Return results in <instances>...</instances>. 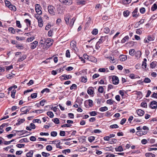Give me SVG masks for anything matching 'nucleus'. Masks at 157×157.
<instances>
[{
  "instance_id": "f257e3e1",
  "label": "nucleus",
  "mask_w": 157,
  "mask_h": 157,
  "mask_svg": "<svg viewBox=\"0 0 157 157\" xmlns=\"http://www.w3.org/2000/svg\"><path fill=\"white\" fill-rule=\"evenodd\" d=\"M108 39V36H101L100 39H99V41L97 42L98 44H101L105 41L107 42Z\"/></svg>"
},
{
  "instance_id": "f03ea898",
  "label": "nucleus",
  "mask_w": 157,
  "mask_h": 157,
  "mask_svg": "<svg viewBox=\"0 0 157 157\" xmlns=\"http://www.w3.org/2000/svg\"><path fill=\"white\" fill-rule=\"evenodd\" d=\"M41 7L40 5L37 4L35 5V10L38 14L40 15L42 13Z\"/></svg>"
},
{
  "instance_id": "7ed1b4c3",
  "label": "nucleus",
  "mask_w": 157,
  "mask_h": 157,
  "mask_svg": "<svg viewBox=\"0 0 157 157\" xmlns=\"http://www.w3.org/2000/svg\"><path fill=\"white\" fill-rule=\"evenodd\" d=\"M53 43L52 40L50 38H48L44 41L45 45H46L48 48Z\"/></svg>"
},
{
  "instance_id": "20e7f679",
  "label": "nucleus",
  "mask_w": 157,
  "mask_h": 157,
  "mask_svg": "<svg viewBox=\"0 0 157 157\" xmlns=\"http://www.w3.org/2000/svg\"><path fill=\"white\" fill-rule=\"evenodd\" d=\"M62 3L66 5L70 6L72 4V0H59Z\"/></svg>"
},
{
  "instance_id": "39448f33",
  "label": "nucleus",
  "mask_w": 157,
  "mask_h": 157,
  "mask_svg": "<svg viewBox=\"0 0 157 157\" xmlns=\"http://www.w3.org/2000/svg\"><path fill=\"white\" fill-rule=\"evenodd\" d=\"M55 9L54 7L51 5L48 6V7L49 13L52 15H55V13L54 11V10Z\"/></svg>"
},
{
  "instance_id": "423d86ee",
  "label": "nucleus",
  "mask_w": 157,
  "mask_h": 157,
  "mask_svg": "<svg viewBox=\"0 0 157 157\" xmlns=\"http://www.w3.org/2000/svg\"><path fill=\"white\" fill-rule=\"evenodd\" d=\"M150 107L152 109H155L157 108V102L155 101H152L150 104Z\"/></svg>"
},
{
  "instance_id": "0eeeda50",
  "label": "nucleus",
  "mask_w": 157,
  "mask_h": 157,
  "mask_svg": "<svg viewBox=\"0 0 157 157\" xmlns=\"http://www.w3.org/2000/svg\"><path fill=\"white\" fill-rule=\"evenodd\" d=\"M72 77V76L71 75H66L64 74L60 76V78L61 79H63L64 80H66L67 79H68L71 78Z\"/></svg>"
},
{
  "instance_id": "6e6552de",
  "label": "nucleus",
  "mask_w": 157,
  "mask_h": 157,
  "mask_svg": "<svg viewBox=\"0 0 157 157\" xmlns=\"http://www.w3.org/2000/svg\"><path fill=\"white\" fill-rule=\"evenodd\" d=\"M113 83L117 85L118 84L119 82V79L116 76H113L112 78Z\"/></svg>"
},
{
  "instance_id": "1a4fd4ad",
  "label": "nucleus",
  "mask_w": 157,
  "mask_h": 157,
  "mask_svg": "<svg viewBox=\"0 0 157 157\" xmlns=\"http://www.w3.org/2000/svg\"><path fill=\"white\" fill-rule=\"evenodd\" d=\"M38 44V42L36 41H35L31 43L30 45L31 48L32 49H33L35 48L36 47V46Z\"/></svg>"
},
{
  "instance_id": "9d476101",
  "label": "nucleus",
  "mask_w": 157,
  "mask_h": 157,
  "mask_svg": "<svg viewBox=\"0 0 157 157\" xmlns=\"http://www.w3.org/2000/svg\"><path fill=\"white\" fill-rule=\"evenodd\" d=\"M138 8H136L132 12V16L133 17L137 18L139 15V13L137 14Z\"/></svg>"
},
{
  "instance_id": "9b49d317",
  "label": "nucleus",
  "mask_w": 157,
  "mask_h": 157,
  "mask_svg": "<svg viewBox=\"0 0 157 157\" xmlns=\"http://www.w3.org/2000/svg\"><path fill=\"white\" fill-rule=\"evenodd\" d=\"M77 4L78 5H83L86 4V1L84 0H77Z\"/></svg>"
},
{
  "instance_id": "f8f14e48",
  "label": "nucleus",
  "mask_w": 157,
  "mask_h": 157,
  "mask_svg": "<svg viewBox=\"0 0 157 157\" xmlns=\"http://www.w3.org/2000/svg\"><path fill=\"white\" fill-rule=\"evenodd\" d=\"M147 133V131H140L136 132V134L138 136H142L146 134Z\"/></svg>"
},
{
  "instance_id": "ddd939ff",
  "label": "nucleus",
  "mask_w": 157,
  "mask_h": 157,
  "mask_svg": "<svg viewBox=\"0 0 157 157\" xmlns=\"http://www.w3.org/2000/svg\"><path fill=\"white\" fill-rule=\"evenodd\" d=\"M119 58L120 61H124L127 59V56L125 55H121L119 56Z\"/></svg>"
},
{
  "instance_id": "4468645a",
  "label": "nucleus",
  "mask_w": 157,
  "mask_h": 157,
  "mask_svg": "<svg viewBox=\"0 0 157 157\" xmlns=\"http://www.w3.org/2000/svg\"><path fill=\"white\" fill-rule=\"evenodd\" d=\"M26 107H23L21 109V112H23V113H21L20 114L21 115L23 114H26L27 113V112H29V109H27L26 110H25V108Z\"/></svg>"
},
{
  "instance_id": "2eb2a0df",
  "label": "nucleus",
  "mask_w": 157,
  "mask_h": 157,
  "mask_svg": "<svg viewBox=\"0 0 157 157\" xmlns=\"http://www.w3.org/2000/svg\"><path fill=\"white\" fill-rule=\"evenodd\" d=\"M136 111L138 115L140 116H142L144 113V112L141 109H138Z\"/></svg>"
},
{
  "instance_id": "dca6fc26",
  "label": "nucleus",
  "mask_w": 157,
  "mask_h": 157,
  "mask_svg": "<svg viewBox=\"0 0 157 157\" xmlns=\"http://www.w3.org/2000/svg\"><path fill=\"white\" fill-rule=\"evenodd\" d=\"M88 102L89 103V105L90 107H92V106H93V101L89 99L88 100H86L85 101L84 104H85V106H86V103H87Z\"/></svg>"
},
{
  "instance_id": "f3484780",
  "label": "nucleus",
  "mask_w": 157,
  "mask_h": 157,
  "mask_svg": "<svg viewBox=\"0 0 157 157\" xmlns=\"http://www.w3.org/2000/svg\"><path fill=\"white\" fill-rule=\"evenodd\" d=\"M24 119H19L18 120V122L16 124V125H19L21 124V123H23L25 121Z\"/></svg>"
},
{
  "instance_id": "a211bd4d",
  "label": "nucleus",
  "mask_w": 157,
  "mask_h": 157,
  "mask_svg": "<svg viewBox=\"0 0 157 157\" xmlns=\"http://www.w3.org/2000/svg\"><path fill=\"white\" fill-rule=\"evenodd\" d=\"M145 155L146 157H155V155L151 153H146L145 154Z\"/></svg>"
},
{
  "instance_id": "6ab92c4d",
  "label": "nucleus",
  "mask_w": 157,
  "mask_h": 157,
  "mask_svg": "<svg viewBox=\"0 0 157 157\" xmlns=\"http://www.w3.org/2000/svg\"><path fill=\"white\" fill-rule=\"evenodd\" d=\"M33 152V150H30L26 154V157H32Z\"/></svg>"
},
{
  "instance_id": "aec40b11",
  "label": "nucleus",
  "mask_w": 157,
  "mask_h": 157,
  "mask_svg": "<svg viewBox=\"0 0 157 157\" xmlns=\"http://www.w3.org/2000/svg\"><path fill=\"white\" fill-rule=\"evenodd\" d=\"M115 150L117 151H123V149L121 146L116 147L115 148Z\"/></svg>"
},
{
  "instance_id": "412c9836",
  "label": "nucleus",
  "mask_w": 157,
  "mask_h": 157,
  "mask_svg": "<svg viewBox=\"0 0 157 157\" xmlns=\"http://www.w3.org/2000/svg\"><path fill=\"white\" fill-rule=\"evenodd\" d=\"M26 58V56L25 55H23L21 57L18 59V61L19 62H21L24 60Z\"/></svg>"
},
{
  "instance_id": "4be33fe9",
  "label": "nucleus",
  "mask_w": 157,
  "mask_h": 157,
  "mask_svg": "<svg viewBox=\"0 0 157 157\" xmlns=\"http://www.w3.org/2000/svg\"><path fill=\"white\" fill-rule=\"evenodd\" d=\"M8 8L11 10H13V11H15L16 10V8L14 6L12 5L11 4L10 5Z\"/></svg>"
},
{
  "instance_id": "5701e85b",
  "label": "nucleus",
  "mask_w": 157,
  "mask_h": 157,
  "mask_svg": "<svg viewBox=\"0 0 157 157\" xmlns=\"http://www.w3.org/2000/svg\"><path fill=\"white\" fill-rule=\"evenodd\" d=\"M130 13V12L128 10L124 11L123 12V15L125 17H127L128 16Z\"/></svg>"
},
{
  "instance_id": "b1692460",
  "label": "nucleus",
  "mask_w": 157,
  "mask_h": 157,
  "mask_svg": "<svg viewBox=\"0 0 157 157\" xmlns=\"http://www.w3.org/2000/svg\"><path fill=\"white\" fill-rule=\"evenodd\" d=\"M157 9V5L156 3H154L151 7V10L154 11Z\"/></svg>"
},
{
  "instance_id": "393cba45",
  "label": "nucleus",
  "mask_w": 157,
  "mask_h": 157,
  "mask_svg": "<svg viewBox=\"0 0 157 157\" xmlns=\"http://www.w3.org/2000/svg\"><path fill=\"white\" fill-rule=\"evenodd\" d=\"M8 31L14 34L16 32L15 29L13 27H10L8 28Z\"/></svg>"
},
{
  "instance_id": "a878e982",
  "label": "nucleus",
  "mask_w": 157,
  "mask_h": 157,
  "mask_svg": "<svg viewBox=\"0 0 157 157\" xmlns=\"http://www.w3.org/2000/svg\"><path fill=\"white\" fill-rule=\"evenodd\" d=\"M6 124L5 123L3 124L2 125L0 126V129H1L2 131H0V134H1L3 132L4 130H3V128L6 126Z\"/></svg>"
},
{
  "instance_id": "bb28decb",
  "label": "nucleus",
  "mask_w": 157,
  "mask_h": 157,
  "mask_svg": "<svg viewBox=\"0 0 157 157\" xmlns=\"http://www.w3.org/2000/svg\"><path fill=\"white\" fill-rule=\"evenodd\" d=\"M150 67L151 68H153L156 66V63L155 61L152 62L150 64Z\"/></svg>"
},
{
  "instance_id": "cd10ccee",
  "label": "nucleus",
  "mask_w": 157,
  "mask_h": 157,
  "mask_svg": "<svg viewBox=\"0 0 157 157\" xmlns=\"http://www.w3.org/2000/svg\"><path fill=\"white\" fill-rule=\"evenodd\" d=\"M92 88V87H90L87 90V93L89 95H92L93 94L94 91L93 90L90 89V88Z\"/></svg>"
},
{
  "instance_id": "c85d7f7f",
  "label": "nucleus",
  "mask_w": 157,
  "mask_h": 157,
  "mask_svg": "<svg viewBox=\"0 0 157 157\" xmlns=\"http://www.w3.org/2000/svg\"><path fill=\"white\" fill-rule=\"evenodd\" d=\"M129 36H126L121 40V43H125L127 40H128L129 39Z\"/></svg>"
},
{
  "instance_id": "c756f323",
  "label": "nucleus",
  "mask_w": 157,
  "mask_h": 157,
  "mask_svg": "<svg viewBox=\"0 0 157 157\" xmlns=\"http://www.w3.org/2000/svg\"><path fill=\"white\" fill-rule=\"evenodd\" d=\"M47 115L49 116L51 118H53L54 117L53 113L51 111H48L47 112Z\"/></svg>"
},
{
  "instance_id": "7c9ffc66",
  "label": "nucleus",
  "mask_w": 157,
  "mask_h": 157,
  "mask_svg": "<svg viewBox=\"0 0 157 157\" xmlns=\"http://www.w3.org/2000/svg\"><path fill=\"white\" fill-rule=\"evenodd\" d=\"M29 141L28 140L27 138H25L22 139L20 140L19 141V142L20 143H22L24 142H28Z\"/></svg>"
},
{
  "instance_id": "2f4dec72",
  "label": "nucleus",
  "mask_w": 157,
  "mask_h": 157,
  "mask_svg": "<svg viewBox=\"0 0 157 157\" xmlns=\"http://www.w3.org/2000/svg\"><path fill=\"white\" fill-rule=\"evenodd\" d=\"M16 90H13L11 91V97L13 98H15V94L16 93Z\"/></svg>"
},
{
  "instance_id": "473e14b6",
  "label": "nucleus",
  "mask_w": 157,
  "mask_h": 157,
  "mask_svg": "<svg viewBox=\"0 0 157 157\" xmlns=\"http://www.w3.org/2000/svg\"><path fill=\"white\" fill-rule=\"evenodd\" d=\"M95 138L94 136H90L88 137V140L91 143L94 140Z\"/></svg>"
},
{
  "instance_id": "72a5a7b5",
  "label": "nucleus",
  "mask_w": 157,
  "mask_h": 157,
  "mask_svg": "<svg viewBox=\"0 0 157 157\" xmlns=\"http://www.w3.org/2000/svg\"><path fill=\"white\" fill-rule=\"evenodd\" d=\"M108 108L106 106L101 107L99 109V110L102 112H104L108 110Z\"/></svg>"
},
{
  "instance_id": "f704fd0d",
  "label": "nucleus",
  "mask_w": 157,
  "mask_h": 157,
  "mask_svg": "<svg viewBox=\"0 0 157 157\" xmlns=\"http://www.w3.org/2000/svg\"><path fill=\"white\" fill-rule=\"evenodd\" d=\"M132 0H123L122 3L123 4H126L130 3Z\"/></svg>"
},
{
  "instance_id": "c9c22d12",
  "label": "nucleus",
  "mask_w": 157,
  "mask_h": 157,
  "mask_svg": "<svg viewBox=\"0 0 157 157\" xmlns=\"http://www.w3.org/2000/svg\"><path fill=\"white\" fill-rule=\"evenodd\" d=\"M114 102V101H113L112 99H110L107 101L106 103L109 105H112L113 104Z\"/></svg>"
},
{
  "instance_id": "e433bc0d",
  "label": "nucleus",
  "mask_w": 157,
  "mask_h": 157,
  "mask_svg": "<svg viewBox=\"0 0 157 157\" xmlns=\"http://www.w3.org/2000/svg\"><path fill=\"white\" fill-rule=\"evenodd\" d=\"M52 121H53L55 124H59V120L58 118H55L52 119Z\"/></svg>"
},
{
  "instance_id": "4c0bfd02",
  "label": "nucleus",
  "mask_w": 157,
  "mask_h": 157,
  "mask_svg": "<svg viewBox=\"0 0 157 157\" xmlns=\"http://www.w3.org/2000/svg\"><path fill=\"white\" fill-rule=\"evenodd\" d=\"M25 22L26 23L27 26H30L31 25V21L29 20V19H26L25 20Z\"/></svg>"
},
{
  "instance_id": "58836bf2",
  "label": "nucleus",
  "mask_w": 157,
  "mask_h": 157,
  "mask_svg": "<svg viewBox=\"0 0 157 157\" xmlns=\"http://www.w3.org/2000/svg\"><path fill=\"white\" fill-rule=\"evenodd\" d=\"M94 35H97L98 33V30L97 29H94L91 32Z\"/></svg>"
},
{
  "instance_id": "ea45409f",
  "label": "nucleus",
  "mask_w": 157,
  "mask_h": 157,
  "mask_svg": "<svg viewBox=\"0 0 157 157\" xmlns=\"http://www.w3.org/2000/svg\"><path fill=\"white\" fill-rule=\"evenodd\" d=\"M77 88V86L75 84H73L70 87V89L71 90L73 89L76 90Z\"/></svg>"
},
{
  "instance_id": "a19ab883",
  "label": "nucleus",
  "mask_w": 157,
  "mask_h": 157,
  "mask_svg": "<svg viewBox=\"0 0 157 157\" xmlns=\"http://www.w3.org/2000/svg\"><path fill=\"white\" fill-rule=\"evenodd\" d=\"M16 47L18 49H22L23 46L21 44H16Z\"/></svg>"
},
{
  "instance_id": "79ce46f5",
  "label": "nucleus",
  "mask_w": 157,
  "mask_h": 157,
  "mask_svg": "<svg viewBox=\"0 0 157 157\" xmlns=\"http://www.w3.org/2000/svg\"><path fill=\"white\" fill-rule=\"evenodd\" d=\"M98 91L100 93H103L104 91V89L102 86H99L98 90Z\"/></svg>"
},
{
  "instance_id": "37998d69",
  "label": "nucleus",
  "mask_w": 157,
  "mask_h": 157,
  "mask_svg": "<svg viewBox=\"0 0 157 157\" xmlns=\"http://www.w3.org/2000/svg\"><path fill=\"white\" fill-rule=\"evenodd\" d=\"M71 46L73 48H75L76 47V43L75 41L71 42L70 43Z\"/></svg>"
},
{
  "instance_id": "c03bdc74",
  "label": "nucleus",
  "mask_w": 157,
  "mask_h": 157,
  "mask_svg": "<svg viewBox=\"0 0 157 157\" xmlns=\"http://www.w3.org/2000/svg\"><path fill=\"white\" fill-rule=\"evenodd\" d=\"M135 50L134 49H131L129 51V54L132 56H133L134 54Z\"/></svg>"
},
{
  "instance_id": "a18cd8bd",
  "label": "nucleus",
  "mask_w": 157,
  "mask_h": 157,
  "mask_svg": "<svg viewBox=\"0 0 157 157\" xmlns=\"http://www.w3.org/2000/svg\"><path fill=\"white\" fill-rule=\"evenodd\" d=\"M41 154L43 156L45 157H48L50 155L49 153H46L44 152H42Z\"/></svg>"
},
{
  "instance_id": "49530a36",
  "label": "nucleus",
  "mask_w": 157,
  "mask_h": 157,
  "mask_svg": "<svg viewBox=\"0 0 157 157\" xmlns=\"http://www.w3.org/2000/svg\"><path fill=\"white\" fill-rule=\"evenodd\" d=\"M141 53L140 51H137L136 54L135 56L136 57H141Z\"/></svg>"
},
{
  "instance_id": "de8ad7c7",
  "label": "nucleus",
  "mask_w": 157,
  "mask_h": 157,
  "mask_svg": "<svg viewBox=\"0 0 157 157\" xmlns=\"http://www.w3.org/2000/svg\"><path fill=\"white\" fill-rule=\"evenodd\" d=\"M57 134V133L56 132L52 131L51 132V135L53 137L56 136Z\"/></svg>"
},
{
  "instance_id": "09e8293b",
  "label": "nucleus",
  "mask_w": 157,
  "mask_h": 157,
  "mask_svg": "<svg viewBox=\"0 0 157 157\" xmlns=\"http://www.w3.org/2000/svg\"><path fill=\"white\" fill-rule=\"evenodd\" d=\"M141 106L145 108H147V103L145 102H142L141 104Z\"/></svg>"
},
{
  "instance_id": "8fccbe9b",
  "label": "nucleus",
  "mask_w": 157,
  "mask_h": 157,
  "mask_svg": "<svg viewBox=\"0 0 157 157\" xmlns=\"http://www.w3.org/2000/svg\"><path fill=\"white\" fill-rule=\"evenodd\" d=\"M44 92L48 93L50 92V90L48 88H45L41 92L42 94H43Z\"/></svg>"
},
{
  "instance_id": "3c124183",
  "label": "nucleus",
  "mask_w": 157,
  "mask_h": 157,
  "mask_svg": "<svg viewBox=\"0 0 157 157\" xmlns=\"http://www.w3.org/2000/svg\"><path fill=\"white\" fill-rule=\"evenodd\" d=\"M104 30V32L106 33H109L110 31L108 27L105 28Z\"/></svg>"
},
{
  "instance_id": "603ef678",
  "label": "nucleus",
  "mask_w": 157,
  "mask_h": 157,
  "mask_svg": "<svg viewBox=\"0 0 157 157\" xmlns=\"http://www.w3.org/2000/svg\"><path fill=\"white\" fill-rule=\"evenodd\" d=\"M151 81V80L148 78H146L143 81V82L145 83H149Z\"/></svg>"
},
{
  "instance_id": "864d4df0",
  "label": "nucleus",
  "mask_w": 157,
  "mask_h": 157,
  "mask_svg": "<svg viewBox=\"0 0 157 157\" xmlns=\"http://www.w3.org/2000/svg\"><path fill=\"white\" fill-rule=\"evenodd\" d=\"M91 116H95L97 115V112L95 111H92L90 113Z\"/></svg>"
},
{
  "instance_id": "5fc2aeb1",
  "label": "nucleus",
  "mask_w": 157,
  "mask_h": 157,
  "mask_svg": "<svg viewBox=\"0 0 157 157\" xmlns=\"http://www.w3.org/2000/svg\"><path fill=\"white\" fill-rule=\"evenodd\" d=\"M46 149L47 151H49L52 150V147L51 145H48L46 146Z\"/></svg>"
},
{
  "instance_id": "6e6d98bb",
  "label": "nucleus",
  "mask_w": 157,
  "mask_h": 157,
  "mask_svg": "<svg viewBox=\"0 0 157 157\" xmlns=\"http://www.w3.org/2000/svg\"><path fill=\"white\" fill-rule=\"evenodd\" d=\"M16 26L19 28L21 27V25L20 23V22L19 21H16Z\"/></svg>"
},
{
  "instance_id": "4d7b16f0",
  "label": "nucleus",
  "mask_w": 157,
  "mask_h": 157,
  "mask_svg": "<svg viewBox=\"0 0 157 157\" xmlns=\"http://www.w3.org/2000/svg\"><path fill=\"white\" fill-rule=\"evenodd\" d=\"M105 150L106 151H113V149L112 148V146L109 147H106L105 148Z\"/></svg>"
},
{
  "instance_id": "13d9d810",
  "label": "nucleus",
  "mask_w": 157,
  "mask_h": 157,
  "mask_svg": "<svg viewBox=\"0 0 157 157\" xmlns=\"http://www.w3.org/2000/svg\"><path fill=\"white\" fill-rule=\"evenodd\" d=\"M5 2L6 6L8 7L10 6V5L11 4V2L7 0H5Z\"/></svg>"
},
{
  "instance_id": "bf43d9fd",
  "label": "nucleus",
  "mask_w": 157,
  "mask_h": 157,
  "mask_svg": "<svg viewBox=\"0 0 157 157\" xmlns=\"http://www.w3.org/2000/svg\"><path fill=\"white\" fill-rule=\"evenodd\" d=\"M80 150L79 151H85L87 150V148L85 147H81L79 149Z\"/></svg>"
},
{
  "instance_id": "052dcab7",
  "label": "nucleus",
  "mask_w": 157,
  "mask_h": 157,
  "mask_svg": "<svg viewBox=\"0 0 157 157\" xmlns=\"http://www.w3.org/2000/svg\"><path fill=\"white\" fill-rule=\"evenodd\" d=\"M66 56L67 57L70 58V52L69 50H67L66 51Z\"/></svg>"
},
{
  "instance_id": "680f3d73",
  "label": "nucleus",
  "mask_w": 157,
  "mask_h": 157,
  "mask_svg": "<svg viewBox=\"0 0 157 157\" xmlns=\"http://www.w3.org/2000/svg\"><path fill=\"white\" fill-rule=\"evenodd\" d=\"M118 127L119 126L117 124H114L110 126V128H116Z\"/></svg>"
},
{
  "instance_id": "e2e57ef3",
  "label": "nucleus",
  "mask_w": 157,
  "mask_h": 157,
  "mask_svg": "<svg viewBox=\"0 0 157 157\" xmlns=\"http://www.w3.org/2000/svg\"><path fill=\"white\" fill-rule=\"evenodd\" d=\"M33 122L34 123L37 122L40 124L41 123V121L39 119H34L33 120Z\"/></svg>"
},
{
  "instance_id": "0e129e2a",
  "label": "nucleus",
  "mask_w": 157,
  "mask_h": 157,
  "mask_svg": "<svg viewBox=\"0 0 157 157\" xmlns=\"http://www.w3.org/2000/svg\"><path fill=\"white\" fill-rule=\"evenodd\" d=\"M68 116L71 119L74 118V114L73 113H68Z\"/></svg>"
},
{
  "instance_id": "69168bd1",
  "label": "nucleus",
  "mask_w": 157,
  "mask_h": 157,
  "mask_svg": "<svg viewBox=\"0 0 157 157\" xmlns=\"http://www.w3.org/2000/svg\"><path fill=\"white\" fill-rule=\"evenodd\" d=\"M37 96V94L36 93H35L33 94H31V98H36Z\"/></svg>"
},
{
  "instance_id": "338daca9",
  "label": "nucleus",
  "mask_w": 157,
  "mask_h": 157,
  "mask_svg": "<svg viewBox=\"0 0 157 157\" xmlns=\"http://www.w3.org/2000/svg\"><path fill=\"white\" fill-rule=\"evenodd\" d=\"M147 39L149 42L152 41L154 40V38L151 37V36H147Z\"/></svg>"
},
{
  "instance_id": "774afa93",
  "label": "nucleus",
  "mask_w": 157,
  "mask_h": 157,
  "mask_svg": "<svg viewBox=\"0 0 157 157\" xmlns=\"http://www.w3.org/2000/svg\"><path fill=\"white\" fill-rule=\"evenodd\" d=\"M140 12L141 13H144L145 12V8L144 7H142L140 9Z\"/></svg>"
}]
</instances>
